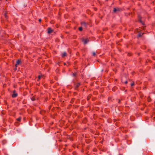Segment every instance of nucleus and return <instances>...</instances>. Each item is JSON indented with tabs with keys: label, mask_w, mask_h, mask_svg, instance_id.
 I'll use <instances>...</instances> for the list:
<instances>
[{
	"label": "nucleus",
	"mask_w": 155,
	"mask_h": 155,
	"mask_svg": "<svg viewBox=\"0 0 155 155\" xmlns=\"http://www.w3.org/2000/svg\"><path fill=\"white\" fill-rule=\"evenodd\" d=\"M21 61L20 59L17 60L16 61V64L15 65V67H17L18 65H19L21 64Z\"/></svg>",
	"instance_id": "obj_1"
},
{
	"label": "nucleus",
	"mask_w": 155,
	"mask_h": 155,
	"mask_svg": "<svg viewBox=\"0 0 155 155\" xmlns=\"http://www.w3.org/2000/svg\"><path fill=\"white\" fill-rule=\"evenodd\" d=\"M82 41L83 42L84 44H86L89 41V40L87 39H83Z\"/></svg>",
	"instance_id": "obj_2"
},
{
	"label": "nucleus",
	"mask_w": 155,
	"mask_h": 155,
	"mask_svg": "<svg viewBox=\"0 0 155 155\" xmlns=\"http://www.w3.org/2000/svg\"><path fill=\"white\" fill-rule=\"evenodd\" d=\"M53 31V30L51 29L50 28H48V34H50Z\"/></svg>",
	"instance_id": "obj_3"
},
{
	"label": "nucleus",
	"mask_w": 155,
	"mask_h": 155,
	"mask_svg": "<svg viewBox=\"0 0 155 155\" xmlns=\"http://www.w3.org/2000/svg\"><path fill=\"white\" fill-rule=\"evenodd\" d=\"M80 84L79 83H77L75 84V88L76 89L78 88V87L80 86Z\"/></svg>",
	"instance_id": "obj_4"
},
{
	"label": "nucleus",
	"mask_w": 155,
	"mask_h": 155,
	"mask_svg": "<svg viewBox=\"0 0 155 155\" xmlns=\"http://www.w3.org/2000/svg\"><path fill=\"white\" fill-rule=\"evenodd\" d=\"M15 91L13 92V94L12 95V97H15L17 96V94L15 93Z\"/></svg>",
	"instance_id": "obj_5"
},
{
	"label": "nucleus",
	"mask_w": 155,
	"mask_h": 155,
	"mask_svg": "<svg viewBox=\"0 0 155 155\" xmlns=\"http://www.w3.org/2000/svg\"><path fill=\"white\" fill-rule=\"evenodd\" d=\"M114 12H116V11H120V10L119 8H114Z\"/></svg>",
	"instance_id": "obj_6"
},
{
	"label": "nucleus",
	"mask_w": 155,
	"mask_h": 155,
	"mask_svg": "<svg viewBox=\"0 0 155 155\" xmlns=\"http://www.w3.org/2000/svg\"><path fill=\"white\" fill-rule=\"evenodd\" d=\"M67 55L66 53L65 52H64L62 54V57H64L66 56Z\"/></svg>",
	"instance_id": "obj_7"
},
{
	"label": "nucleus",
	"mask_w": 155,
	"mask_h": 155,
	"mask_svg": "<svg viewBox=\"0 0 155 155\" xmlns=\"http://www.w3.org/2000/svg\"><path fill=\"white\" fill-rule=\"evenodd\" d=\"M21 120V117H19L18 118H17L16 120L17 121L20 122Z\"/></svg>",
	"instance_id": "obj_8"
},
{
	"label": "nucleus",
	"mask_w": 155,
	"mask_h": 155,
	"mask_svg": "<svg viewBox=\"0 0 155 155\" xmlns=\"http://www.w3.org/2000/svg\"><path fill=\"white\" fill-rule=\"evenodd\" d=\"M4 16L5 17L6 19H8V16H7V15H6V13H5V14H4Z\"/></svg>",
	"instance_id": "obj_9"
},
{
	"label": "nucleus",
	"mask_w": 155,
	"mask_h": 155,
	"mask_svg": "<svg viewBox=\"0 0 155 155\" xmlns=\"http://www.w3.org/2000/svg\"><path fill=\"white\" fill-rule=\"evenodd\" d=\"M79 30V31H82V27H80L79 28H78Z\"/></svg>",
	"instance_id": "obj_10"
},
{
	"label": "nucleus",
	"mask_w": 155,
	"mask_h": 155,
	"mask_svg": "<svg viewBox=\"0 0 155 155\" xmlns=\"http://www.w3.org/2000/svg\"><path fill=\"white\" fill-rule=\"evenodd\" d=\"M41 78V76L40 75H39L38 76V79L37 80V81H38Z\"/></svg>",
	"instance_id": "obj_11"
},
{
	"label": "nucleus",
	"mask_w": 155,
	"mask_h": 155,
	"mask_svg": "<svg viewBox=\"0 0 155 155\" xmlns=\"http://www.w3.org/2000/svg\"><path fill=\"white\" fill-rule=\"evenodd\" d=\"M92 55L93 56H95L96 55V54L94 52H93L92 53Z\"/></svg>",
	"instance_id": "obj_12"
},
{
	"label": "nucleus",
	"mask_w": 155,
	"mask_h": 155,
	"mask_svg": "<svg viewBox=\"0 0 155 155\" xmlns=\"http://www.w3.org/2000/svg\"><path fill=\"white\" fill-rule=\"evenodd\" d=\"M134 83H131V86H134Z\"/></svg>",
	"instance_id": "obj_13"
},
{
	"label": "nucleus",
	"mask_w": 155,
	"mask_h": 155,
	"mask_svg": "<svg viewBox=\"0 0 155 155\" xmlns=\"http://www.w3.org/2000/svg\"><path fill=\"white\" fill-rule=\"evenodd\" d=\"M17 67H15V68H14V70H15V71H16V70H17Z\"/></svg>",
	"instance_id": "obj_14"
},
{
	"label": "nucleus",
	"mask_w": 155,
	"mask_h": 155,
	"mask_svg": "<svg viewBox=\"0 0 155 155\" xmlns=\"http://www.w3.org/2000/svg\"><path fill=\"white\" fill-rule=\"evenodd\" d=\"M125 83V84H127V81H126L125 82H124Z\"/></svg>",
	"instance_id": "obj_15"
},
{
	"label": "nucleus",
	"mask_w": 155,
	"mask_h": 155,
	"mask_svg": "<svg viewBox=\"0 0 155 155\" xmlns=\"http://www.w3.org/2000/svg\"><path fill=\"white\" fill-rule=\"evenodd\" d=\"M41 19H39V21L40 22L41 21Z\"/></svg>",
	"instance_id": "obj_16"
},
{
	"label": "nucleus",
	"mask_w": 155,
	"mask_h": 155,
	"mask_svg": "<svg viewBox=\"0 0 155 155\" xmlns=\"http://www.w3.org/2000/svg\"><path fill=\"white\" fill-rule=\"evenodd\" d=\"M140 22H141V23L143 25V23L141 21H140Z\"/></svg>",
	"instance_id": "obj_17"
},
{
	"label": "nucleus",
	"mask_w": 155,
	"mask_h": 155,
	"mask_svg": "<svg viewBox=\"0 0 155 155\" xmlns=\"http://www.w3.org/2000/svg\"><path fill=\"white\" fill-rule=\"evenodd\" d=\"M83 24H85V23L84 22V23H82V25Z\"/></svg>",
	"instance_id": "obj_18"
},
{
	"label": "nucleus",
	"mask_w": 155,
	"mask_h": 155,
	"mask_svg": "<svg viewBox=\"0 0 155 155\" xmlns=\"http://www.w3.org/2000/svg\"><path fill=\"white\" fill-rule=\"evenodd\" d=\"M148 101H150L149 100V98H148Z\"/></svg>",
	"instance_id": "obj_19"
},
{
	"label": "nucleus",
	"mask_w": 155,
	"mask_h": 155,
	"mask_svg": "<svg viewBox=\"0 0 155 155\" xmlns=\"http://www.w3.org/2000/svg\"><path fill=\"white\" fill-rule=\"evenodd\" d=\"M64 65H65V63H64Z\"/></svg>",
	"instance_id": "obj_20"
}]
</instances>
